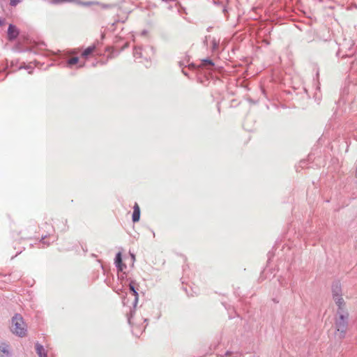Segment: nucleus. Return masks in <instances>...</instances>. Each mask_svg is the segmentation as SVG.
Instances as JSON below:
<instances>
[{"mask_svg": "<svg viewBox=\"0 0 357 357\" xmlns=\"http://www.w3.org/2000/svg\"><path fill=\"white\" fill-rule=\"evenodd\" d=\"M84 66V63L79 65V67H83Z\"/></svg>", "mask_w": 357, "mask_h": 357, "instance_id": "dca6fc26", "label": "nucleus"}, {"mask_svg": "<svg viewBox=\"0 0 357 357\" xmlns=\"http://www.w3.org/2000/svg\"><path fill=\"white\" fill-rule=\"evenodd\" d=\"M10 329L14 334L20 337H24L26 335V326L20 315L16 314L13 317Z\"/></svg>", "mask_w": 357, "mask_h": 357, "instance_id": "f03ea898", "label": "nucleus"}, {"mask_svg": "<svg viewBox=\"0 0 357 357\" xmlns=\"http://www.w3.org/2000/svg\"><path fill=\"white\" fill-rule=\"evenodd\" d=\"M336 305L338 306V310L337 312H342L345 311L344 307H345V302L344 301V298H342V296H338L336 297L333 298Z\"/></svg>", "mask_w": 357, "mask_h": 357, "instance_id": "39448f33", "label": "nucleus"}, {"mask_svg": "<svg viewBox=\"0 0 357 357\" xmlns=\"http://www.w3.org/2000/svg\"><path fill=\"white\" fill-rule=\"evenodd\" d=\"M130 290L133 293V295L135 296V298L137 299L138 294L135 288V284L133 282H131L129 284Z\"/></svg>", "mask_w": 357, "mask_h": 357, "instance_id": "f8f14e48", "label": "nucleus"}, {"mask_svg": "<svg viewBox=\"0 0 357 357\" xmlns=\"http://www.w3.org/2000/svg\"><path fill=\"white\" fill-rule=\"evenodd\" d=\"M96 45H91L83 51V52L82 53V56L83 57L87 58L89 55H91L96 50Z\"/></svg>", "mask_w": 357, "mask_h": 357, "instance_id": "1a4fd4ad", "label": "nucleus"}, {"mask_svg": "<svg viewBox=\"0 0 357 357\" xmlns=\"http://www.w3.org/2000/svg\"><path fill=\"white\" fill-rule=\"evenodd\" d=\"M19 35V31L17 27L13 24H10L8 29V39L9 40H13Z\"/></svg>", "mask_w": 357, "mask_h": 357, "instance_id": "7ed1b4c3", "label": "nucleus"}, {"mask_svg": "<svg viewBox=\"0 0 357 357\" xmlns=\"http://www.w3.org/2000/svg\"><path fill=\"white\" fill-rule=\"evenodd\" d=\"M204 65H213V62L209 59L204 60Z\"/></svg>", "mask_w": 357, "mask_h": 357, "instance_id": "2eb2a0df", "label": "nucleus"}, {"mask_svg": "<svg viewBox=\"0 0 357 357\" xmlns=\"http://www.w3.org/2000/svg\"><path fill=\"white\" fill-rule=\"evenodd\" d=\"M115 263L116 266L119 268V271H122L124 268H126V265H124L122 262L121 253L119 252L116 256Z\"/></svg>", "mask_w": 357, "mask_h": 357, "instance_id": "6e6552de", "label": "nucleus"}, {"mask_svg": "<svg viewBox=\"0 0 357 357\" xmlns=\"http://www.w3.org/2000/svg\"><path fill=\"white\" fill-rule=\"evenodd\" d=\"M140 218V208L137 203H135L133 207L132 221L138 222Z\"/></svg>", "mask_w": 357, "mask_h": 357, "instance_id": "423d86ee", "label": "nucleus"}, {"mask_svg": "<svg viewBox=\"0 0 357 357\" xmlns=\"http://www.w3.org/2000/svg\"><path fill=\"white\" fill-rule=\"evenodd\" d=\"M348 317L349 314L347 311L337 312L334 325L336 330V335L340 339L345 337L348 328Z\"/></svg>", "mask_w": 357, "mask_h": 357, "instance_id": "f257e3e1", "label": "nucleus"}, {"mask_svg": "<svg viewBox=\"0 0 357 357\" xmlns=\"http://www.w3.org/2000/svg\"><path fill=\"white\" fill-rule=\"evenodd\" d=\"M78 61H79L78 57H72L68 60V63L69 66H73V65L77 64L78 63Z\"/></svg>", "mask_w": 357, "mask_h": 357, "instance_id": "ddd939ff", "label": "nucleus"}, {"mask_svg": "<svg viewBox=\"0 0 357 357\" xmlns=\"http://www.w3.org/2000/svg\"><path fill=\"white\" fill-rule=\"evenodd\" d=\"M36 350L39 357H47V355L45 353V349L42 345L36 344Z\"/></svg>", "mask_w": 357, "mask_h": 357, "instance_id": "9d476101", "label": "nucleus"}, {"mask_svg": "<svg viewBox=\"0 0 357 357\" xmlns=\"http://www.w3.org/2000/svg\"><path fill=\"white\" fill-rule=\"evenodd\" d=\"M332 294H333V298L342 295V289H341L340 284L335 283L333 285Z\"/></svg>", "mask_w": 357, "mask_h": 357, "instance_id": "0eeeda50", "label": "nucleus"}, {"mask_svg": "<svg viewBox=\"0 0 357 357\" xmlns=\"http://www.w3.org/2000/svg\"><path fill=\"white\" fill-rule=\"evenodd\" d=\"M10 5L13 6H15L17 4H18L21 0H10Z\"/></svg>", "mask_w": 357, "mask_h": 357, "instance_id": "4468645a", "label": "nucleus"}, {"mask_svg": "<svg viewBox=\"0 0 357 357\" xmlns=\"http://www.w3.org/2000/svg\"><path fill=\"white\" fill-rule=\"evenodd\" d=\"M0 357H10V347L8 344L0 343Z\"/></svg>", "mask_w": 357, "mask_h": 357, "instance_id": "20e7f679", "label": "nucleus"}, {"mask_svg": "<svg viewBox=\"0 0 357 357\" xmlns=\"http://www.w3.org/2000/svg\"><path fill=\"white\" fill-rule=\"evenodd\" d=\"M61 1L75 2V3H79L80 5L84 6H89L96 4V3H95V2H91V1L79 2L77 0H61Z\"/></svg>", "mask_w": 357, "mask_h": 357, "instance_id": "9b49d317", "label": "nucleus"}]
</instances>
